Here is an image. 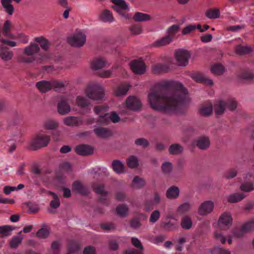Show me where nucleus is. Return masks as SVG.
<instances>
[{
	"mask_svg": "<svg viewBox=\"0 0 254 254\" xmlns=\"http://www.w3.org/2000/svg\"><path fill=\"white\" fill-rule=\"evenodd\" d=\"M14 228L10 225H3L0 226V234L5 236H9Z\"/></svg>",
	"mask_w": 254,
	"mask_h": 254,
	"instance_id": "54",
	"label": "nucleus"
},
{
	"mask_svg": "<svg viewBox=\"0 0 254 254\" xmlns=\"http://www.w3.org/2000/svg\"><path fill=\"white\" fill-rule=\"evenodd\" d=\"M128 87L126 85H121L118 87L115 91L116 96H122L125 95L128 91Z\"/></svg>",
	"mask_w": 254,
	"mask_h": 254,
	"instance_id": "47",
	"label": "nucleus"
},
{
	"mask_svg": "<svg viewBox=\"0 0 254 254\" xmlns=\"http://www.w3.org/2000/svg\"><path fill=\"white\" fill-rule=\"evenodd\" d=\"M106 62L101 59H97L93 60L91 63V68L94 70H97L103 68L106 65Z\"/></svg>",
	"mask_w": 254,
	"mask_h": 254,
	"instance_id": "34",
	"label": "nucleus"
},
{
	"mask_svg": "<svg viewBox=\"0 0 254 254\" xmlns=\"http://www.w3.org/2000/svg\"><path fill=\"white\" fill-rule=\"evenodd\" d=\"M114 171L118 174H122L125 172V166L119 160H115L112 164Z\"/></svg>",
	"mask_w": 254,
	"mask_h": 254,
	"instance_id": "31",
	"label": "nucleus"
},
{
	"mask_svg": "<svg viewBox=\"0 0 254 254\" xmlns=\"http://www.w3.org/2000/svg\"><path fill=\"white\" fill-rule=\"evenodd\" d=\"M80 248L76 243H72L68 246V253L67 254H79Z\"/></svg>",
	"mask_w": 254,
	"mask_h": 254,
	"instance_id": "50",
	"label": "nucleus"
},
{
	"mask_svg": "<svg viewBox=\"0 0 254 254\" xmlns=\"http://www.w3.org/2000/svg\"><path fill=\"white\" fill-rule=\"evenodd\" d=\"M126 106L127 109L134 112L140 111L142 106L140 100L133 96H130L127 98Z\"/></svg>",
	"mask_w": 254,
	"mask_h": 254,
	"instance_id": "6",
	"label": "nucleus"
},
{
	"mask_svg": "<svg viewBox=\"0 0 254 254\" xmlns=\"http://www.w3.org/2000/svg\"><path fill=\"white\" fill-rule=\"evenodd\" d=\"M94 190L95 192L104 196H106L108 194L107 192L104 189V186L101 185L95 184L93 186Z\"/></svg>",
	"mask_w": 254,
	"mask_h": 254,
	"instance_id": "55",
	"label": "nucleus"
},
{
	"mask_svg": "<svg viewBox=\"0 0 254 254\" xmlns=\"http://www.w3.org/2000/svg\"><path fill=\"white\" fill-rule=\"evenodd\" d=\"M184 150L183 147L178 143L172 144L169 148V152L171 154L178 155L181 154Z\"/></svg>",
	"mask_w": 254,
	"mask_h": 254,
	"instance_id": "37",
	"label": "nucleus"
},
{
	"mask_svg": "<svg viewBox=\"0 0 254 254\" xmlns=\"http://www.w3.org/2000/svg\"><path fill=\"white\" fill-rule=\"evenodd\" d=\"M36 86L40 92L43 93L52 89L51 81L46 80H42L38 82L36 84Z\"/></svg>",
	"mask_w": 254,
	"mask_h": 254,
	"instance_id": "23",
	"label": "nucleus"
},
{
	"mask_svg": "<svg viewBox=\"0 0 254 254\" xmlns=\"http://www.w3.org/2000/svg\"><path fill=\"white\" fill-rule=\"evenodd\" d=\"M245 196L242 193H235L228 197V201L230 203H235L240 201L245 198Z\"/></svg>",
	"mask_w": 254,
	"mask_h": 254,
	"instance_id": "42",
	"label": "nucleus"
},
{
	"mask_svg": "<svg viewBox=\"0 0 254 254\" xmlns=\"http://www.w3.org/2000/svg\"><path fill=\"white\" fill-rule=\"evenodd\" d=\"M70 110L71 107L67 99H62L57 104V111L60 115H66L70 112Z\"/></svg>",
	"mask_w": 254,
	"mask_h": 254,
	"instance_id": "14",
	"label": "nucleus"
},
{
	"mask_svg": "<svg viewBox=\"0 0 254 254\" xmlns=\"http://www.w3.org/2000/svg\"><path fill=\"white\" fill-rule=\"evenodd\" d=\"M175 57L178 65L186 66L188 64L189 60L191 57V54L186 50L179 49L175 51Z\"/></svg>",
	"mask_w": 254,
	"mask_h": 254,
	"instance_id": "4",
	"label": "nucleus"
},
{
	"mask_svg": "<svg viewBox=\"0 0 254 254\" xmlns=\"http://www.w3.org/2000/svg\"><path fill=\"white\" fill-rule=\"evenodd\" d=\"M58 126V123L53 120L45 122L43 125L44 128L48 130L56 129Z\"/></svg>",
	"mask_w": 254,
	"mask_h": 254,
	"instance_id": "46",
	"label": "nucleus"
},
{
	"mask_svg": "<svg viewBox=\"0 0 254 254\" xmlns=\"http://www.w3.org/2000/svg\"><path fill=\"white\" fill-rule=\"evenodd\" d=\"M211 72L215 75H221L225 71V67L221 64L217 63L213 65L211 68Z\"/></svg>",
	"mask_w": 254,
	"mask_h": 254,
	"instance_id": "30",
	"label": "nucleus"
},
{
	"mask_svg": "<svg viewBox=\"0 0 254 254\" xmlns=\"http://www.w3.org/2000/svg\"><path fill=\"white\" fill-rule=\"evenodd\" d=\"M94 111L100 118V120L98 121L99 122H103V119H104V117L106 118L107 115H109L108 113H105V108L102 106H97L95 107Z\"/></svg>",
	"mask_w": 254,
	"mask_h": 254,
	"instance_id": "38",
	"label": "nucleus"
},
{
	"mask_svg": "<svg viewBox=\"0 0 254 254\" xmlns=\"http://www.w3.org/2000/svg\"><path fill=\"white\" fill-rule=\"evenodd\" d=\"M68 43L72 47H80L86 42V36L81 32L77 33L72 37L68 38Z\"/></svg>",
	"mask_w": 254,
	"mask_h": 254,
	"instance_id": "8",
	"label": "nucleus"
},
{
	"mask_svg": "<svg viewBox=\"0 0 254 254\" xmlns=\"http://www.w3.org/2000/svg\"><path fill=\"white\" fill-rule=\"evenodd\" d=\"M213 106L210 103H206L202 105L199 110V114L204 117H208L212 114Z\"/></svg>",
	"mask_w": 254,
	"mask_h": 254,
	"instance_id": "21",
	"label": "nucleus"
},
{
	"mask_svg": "<svg viewBox=\"0 0 254 254\" xmlns=\"http://www.w3.org/2000/svg\"><path fill=\"white\" fill-rule=\"evenodd\" d=\"M49 234L48 230L46 228H41L37 233V236L40 239L47 238Z\"/></svg>",
	"mask_w": 254,
	"mask_h": 254,
	"instance_id": "62",
	"label": "nucleus"
},
{
	"mask_svg": "<svg viewBox=\"0 0 254 254\" xmlns=\"http://www.w3.org/2000/svg\"><path fill=\"white\" fill-rule=\"evenodd\" d=\"M50 141V136L38 133L36 134L31 139L30 149L36 150L48 145Z\"/></svg>",
	"mask_w": 254,
	"mask_h": 254,
	"instance_id": "3",
	"label": "nucleus"
},
{
	"mask_svg": "<svg viewBox=\"0 0 254 254\" xmlns=\"http://www.w3.org/2000/svg\"><path fill=\"white\" fill-rule=\"evenodd\" d=\"M192 208V204L188 202L180 204L176 210L178 214L182 215L190 212Z\"/></svg>",
	"mask_w": 254,
	"mask_h": 254,
	"instance_id": "25",
	"label": "nucleus"
},
{
	"mask_svg": "<svg viewBox=\"0 0 254 254\" xmlns=\"http://www.w3.org/2000/svg\"><path fill=\"white\" fill-rule=\"evenodd\" d=\"M254 230V219L243 225L241 227L234 232V235L239 238L245 234Z\"/></svg>",
	"mask_w": 254,
	"mask_h": 254,
	"instance_id": "11",
	"label": "nucleus"
},
{
	"mask_svg": "<svg viewBox=\"0 0 254 254\" xmlns=\"http://www.w3.org/2000/svg\"><path fill=\"white\" fill-rule=\"evenodd\" d=\"M252 52V49L250 47L247 46L238 45L235 48V52L237 54L243 56L249 54Z\"/></svg>",
	"mask_w": 254,
	"mask_h": 254,
	"instance_id": "32",
	"label": "nucleus"
},
{
	"mask_svg": "<svg viewBox=\"0 0 254 254\" xmlns=\"http://www.w3.org/2000/svg\"><path fill=\"white\" fill-rule=\"evenodd\" d=\"M13 56V52L9 51V49L7 47H6V48H3L1 52L0 53V57L4 61L10 60Z\"/></svg>",
	"mask_w": 254,
	"mask_h": 254,
	"instance_id": "39",
	"label": "nucleus"
},
{
	"mask_svg": "<svg viewBox=\"0 0 254 254\" xmlns=\"http://www.w3.org/2000/svg\"><path fill=\"white\" fill-rule=\"evenodd\" d=\"M170 70V66L167 64H159L152 66V72L155 74H160L168 72Z\"/></svg>",
	"mask_w": 254,
	"mask_h": 254,
	"instance_id": "18",
	"label": "nucleus"
},
{
	"mask_svg": "<svg viewBox=\"0 0 254 254\" xmlns=\"http://www.w3.org/2000/svg\"><path fill=\"white\" fill-rule=\"evenodd\" d=\"M104 89L98 85L95 86L87 92V96L93 100L101 101L104 98Z\"/></svg>",
	"mask_w": 254,
	"mask_h": 254,
	"instance_id": "7",
	"label": "nucleus"
},
{
	"mask_svg": "<svg viewBox=\"0 0 254 254\" xmlns=\"http://www.w3.org/2000/svg\"><path fill=\"white\" fill-rule=\"evenodd\" d=\"M131 243L135 247L138 249V250L128 251L125 254H142L143 246L140 240L137 238L132 237L131 238Z\"/></svg>",
	"mask_w": 254,
	"mask_h": 254,
	"instance_id": "20",
	"label": "nucleus"
},
{
	"mask_svg": "<svg viewBox=\"0 0 254 254\" xmlns=\"http://www.w3.org/2000/svg\"><path fill=\"white\" fill-rule=\"evenodd\" d=\"M180 189L178 187L173 186L170 187L166 191V196L170 199H175L180 194Z\"/></svg>",
	"mask_w": 254,
	"mask_h": 254,
	"instance_id": "22",
	"label": "nucleus"
},
{
	"mask_svg": "<svg viewBox=\"0 0 254 254\" xmlns=\"http://www.w3.org/2000/svg\"><path fill=\"white\" fill-rule=\"evenodd\" d=\"M128 208L127 205H120L116 208L117 214L121 217H125L127 215Z\"/></svg>",
	"mask_w": 254,
	"mask_h": 254,
	"instance_id": "45",
	"label": "nucleus"
},
{
	"mask_svg": "<svg viewBox=\"0 0 254 254\" xmlns=\"http://www.w3.org/2000/svg\"><path fill=\"white\" fill-rule=\"evenodd\" d=\"M195 144L201 150H205L210 146V140L207 136H201L195 140Z\"/></svg>",
	"mask_w": 254,
	"mask_h": 254,
	"instance_id": "16",
	"label": "nucleus"
},
{
	"mask_svg": "<svg viewBox=\"0 0 254 254\" xmlns=\"http://www.w3.org/2000/svg\"><path fill=\"white\" fill-rule=\"evenodd\" d=\"M240 79H254V73L249 70H245L238 75Z\"/></svg>",
	"mask_w": 254,
	"mask_h": 254,
	"instance_id": "58",
	"label": "nucleus"
},
{
	"mask_svg": "<svg viewBox=\"0 0 254 254\" xmlns=\"http://www.w3.org/2000/svg\"><path fill=\"white\" fill-rule=\"evenodd\" d=\"M173 39V37L171 35H167L157 41L154 43V46L156 47H161L169 44Z\"/></svg>",
	"mask_w": 254,
	"mask_h": 254,
	"instance_id": "36",
	"label": "nucleus"
},
{
	"mask_svg": "<svg viewBox=\"0 0 254 254\" xmlns=\"http://www.w3.org/2000/svg\"><path fill=\"white\" fill-rule=\"evenodd\" d=\"M160 217V212L158 210L153 211L150 216V222L153 224L155 223Z\"/></svg>",
	"mask_w": 254,
	"mask_h": 254,
	"instance_id": "61",
	"label": "nucleus"
},
{
	"mask_svg": "<svg viewBox=\"0 0 254 254\" xmlns=\"http://www.w3.org/2000/svg\"><path fill=\"white\" fill-rule=\"evenodd\" d=\"M74 150L77 154L83 156H87L93 153L94 148L88 144H81L76 145Z\"/></svg>",
	"mask_w": 254,
	"mask_h": 254,
	"instance_id": "12",
	"label": "nucleus"
},
{
	"mask_svg": "<svg viewBox=\"0 0 254 254\" xmlns=\"http://www.w3.org/2000/svg\"><path fill=\"white\" fill-rule=\"evenodd\" d=\"M76 103L78 106L81 107H86L90 104V102L88 99L81 96H78L77 97Z\"/></svg>",
	"mask_w": 254,
	"mask_h": 254,
	"instance_id": "59",
	"label": "nucleus"
},
{
	"mask_svg": "<svg viewBox=\"0 0 254 254\" xmlns=\"http://www.w3.org/2000/svg\"><path fill=\"white\" fill-rule=\"evenodd\" d=\"M161 202V196L158 193L154 194L153 198L151 201H146L145 203V209L148 211L152 209L154 206L158 205Z\"/></svg>",
	"mask_w": 254,
	"mask_h": 254,
	"instance_id": "19",
	"label": "nucleus"
},
{
	"mask_svg": "<svg viewBox=\"0 0 254 254\" xmlns=\"http://www.w3.org/2000/svg\"><path fill=\"white\" fill-rule=\"evenodd\" d=\"M64 123L69 127H78L82 125L83 122L78 118L73 116H69L65 118L63 120Z\"/></svg>",
	"mask_w": 254,
	"mask_h": 254,
	"instance_id": "17",
	"label": "nucleus"
},
{
	"mask_svg": "<svg viewBox=\"0 0 254 254\" xmlns=\"http://www.w3.org/2000/svg\"><path fill=\"white\" fill-rule=\"evenodd\" d=\"M93 131L96 135L100 138H107L113 135L112 131L108 128L100 127L94 128Z\"/></svg>",
	"mask_w": 254,
	"mask_h": 254,
	"instance_id": "15",
	"label": "nucleus"
},
{
	"mask_svg": "<svg viewBox=\"0 0 254 254\" xmlns=\"http://www.w3.org/2000/svg\"><path fill=\"white\" fill-rule=\"evenodd\" d=\"M129 30L131 32V34L133 35H139L142 32L141 26L138 24L132 25L129 27Z\"/></svg>",
	"mask_w": 254,
	"mask_h": 254,
	"instance_id": "53",
	"label": "nucleus"
},
{
	"mask_svg": "<svg viewBox=\"0 0 254 254\" xmlns=\"http://www.w3.org/2000/svg\"><path fill=\"white\" fill-rule=\"evenodd\" d=\"M205 15L210 19L218 18L220 16V11L217 8L210 9L206 11Z\"/></svg>",
	"mask_w": 254,
	"mask_h": 254,
	"instance_id": "44",
	"label": "nucleus"
},
{
	"mask_svg": "<svg viewBox=\"0 0 254 254\" xmlns=\"http://www.w3.org/2000/svg\"><path fill=\"white\" fill-rule=\"evenodd\" d=\"M49 193L52 195L54 197V199L51 201L50 203L51 206L54 208H58L60 204V201L59 197L57 195L53 192L50 191Z\"/></svg>",
	"mask_w": 254,
	"mask_h": 254,
	"instance_id": "60",
	"label": "nucleus"
},
{
	"mask_svg": "<svg viewBox=\"0 0 254 254\" xmlns=\"http://www.w3.org/2000/svg\"><path fill=\"white\" fill-rule=\"evenodd\" d=\"M162 169L165 174H169L172 170V164L169 162L164 163L162 166Z\"/></svg>",
	"mask_w": 254,
	"mask_h": 254,
	"instance_id": "64",
	"label": "nucleus"
},
{
	"mask_svg": "<svg viewBox=\"0 0 254 254\" xmlns=\"http://www.w3.org/2000/svg\"><path fill=\"white\" fill-rule=\"evenodd\" d=\"M22 231L19 232V236L17 237H13L10 242V245L11 248H15L19 244L21 243V242L23 239V237L21 235Z\"/></svg>",
	"mask_w": 254,
	"mask_h": 254,
	"instance_id": "48",
	"label": "nucleus"
},
{
	"mask_svg": "<svg viewBox=\"0 0 254 254\" xmlns=\"http://www.w3.org/2000/svg\"><path fill=\"white\" fill-rule=\"evenodd\" d=\"M188 92L181 83L170 81L164 83L163 88L148 95L152 108L166 113H185L189 102Z\"/></svg>",
	"mask_w": 254,
	"mask_h": 254,
	"instance_id": "1",
	"label": "nucleus"
},
{
	"mask_svg": "<svg viewBox=\"0 0 254 254\" xmlns=\"http://www.w3.org/2000/svg\"><path fill=\"white\" fill-rule=\"evenodd\" d=\"M51 82L52 89H53L56 91L61 88H64L65 86V83H66L65 81L57 80H52Z\"/></svg>",
	"mask_w": 254,
	"mask_h": 254,
	"instance_id": "51",
	"label": "nucleus"
},
{
	"mask_svg": "<svg viewBox=\"0 0 254 254\" xmlns=\"http://www.w3.org/2000/svg\"><path fill=\"white\" fill-rule=\"evenodd\" d=\"M193 78L196 82L203 83L210 86L213 85V82L212 79L207 78L202 74H196L193 75Z\"/></svg>",
	"mask_w": 254,
	"mask_h": 254,
	"instance_id": "28",
	"label": "nucleus"
},
{
	"mask_svg": "<svg viewBox=\"0 0 254 254\" xmlns=\"http://www.w3.org/2000/svg\"><path fill=\"white\" fill-rule=\"evenodd\" d=\"M134 143L137 146H140L143 148H146L149 146L150 143L147 139L144 138H139L135 140Z\"/></svg>",
	"mask_w": 254,
	"mask_h": 254,
	"instance_id": "57",
	"label": "nucleus"
},
{
	"mask_svg": "<svg viewBox=\"0 0 254 254\" xmlns=\"http://www.w3.org/2000/svg\"><path fill=\"white\" fill-rule=\"evenodd\" d=\"M240 189L242 190L249 192L254 190V183L245 182L241 185Z\"/></svg>",
	"mask_w": 254,
	"mask_h": 254,
	"instance_id": "56",
	"label": "nucleus"
},
{
	"mask_svg": "<svg viewBox=\"0 0 254 254\" xmlns=\"http://www.w3.org/2000/svg\"><path fill=\"white\" fill-rule=\"evenodd\" d=\"M135 22L147 21L151 20V17L148 14L136 12L132 17Z\"/></svg>",
	"mask_w": 254,
	"mask_h": 254,
	"instance_id": "26",
	"label": "nucleus"
},
{
	"mask_svg": "<svg viewBox=\"0 0 254 254\" xmlns=\"http://www.w3.org/2000/svg\"><path fill=\"white\" fill-rule=\"evenodd\" d=\"M62 245L60 242L56 241L52 243L48 254H60Z\"/></svg>",
	"mask_w": 254,
	"mask_h": 254,
	"instance_id": "40",
	"label": "nucleus"
},
{
	"mask_svg": "<svg viewBox=\"0 0 254 254\" xmlns=\"http://www.w3.org/2000/svg\"><path fill=\"white\" fill-rule=\"evenodd\" d=\"M100 20L105 22H113L114 20L112 12L108 9L104 10L99 16Z\"/></svg>",
	"mask_w": 254,
	"mask_h": 254,
	"instance_id": "27",
	"label": "nucleus"
},
{
	"mask_svg": "<svg viewBox=\"0 0 254 254\" xmlns=\"http://www.w3.org/2000/svg\"><path fill=\"white\" fill-rule=\"evenodd\" d=\"M11 29V22L9 20H6L4 22L1 29V32L3 36L8 37L11 39H15V36L10 32Z\"/></svg>",
	"mask_w": 254,
	"mask_h": 254,
	"instance_id": "24",
	"label": "nucleus"
},
{
	"mask_svg": "<svg viewBox=\"0 0 254 254\" xmlns=\"http://www.w3.org/2000/svg\"><path fill=\"white\" fill-rule=\"evenodd\" d=\"M225 107L230 111H234L237 107V102L234 99H229L224 101Z\"/></svg>",
	"mask_w": 254,
	"mask_h": 254,
	"instance_id": "52",
	"label": "nucleus"
},
{
	"mask_svg": "<svg viewBox=\"0 0 254 254\" xmlns=\"http://www.w3.org/2000/svg\"><path fill=\"white\" fill-rule=\"evenodd\" d=\"M181 225L184 229H190L192 226V221L191 218L187 215L183 217L181 221Z\"/></svg>",
	"mask_w": 254,
	"mask_h": 254,
	"instance_id": "35",
	"label": "nucleus"
},
{
	"mask_svg": "<svg viewBox=\"0 0 254 254\" xmlns=\"http://www.w3.org/2000/svg\"><path fill=\"white\" fill-rule=\"evenodd\" d=\"M213 108L215 113L217 116L222 115L225 110L224 101L223 100L219 101L217 103L214 105Z\"/></svg>",
	"mask_w": 254,
	"mask_h": 254,
	"instance_id": "33",
	"label": "nucleus"
},
{
	"mask_svg": "<svg viewBox=\"0 0 254 254\" xmlns=\"http://www.w3.org/2000/svg\"><path fill=\"white\" fill-rule=\"evenodd\" d=\"M132 71L135 74H143L146 70V65L142 60H134L129 64Z\"/></svg>",
	"mask_w": 254,
	"mask_h": 254,
	"instance_id": "9",
	"label": "nucleus"
},
{
	"mask_svg": "<svg viewBox=\"0 0 254 254\" xmlns=\"http://www.w3.org/2000/svg\"><path fill=\"white\" fill-rule=\"evenodd\" d=\"M40 48L37 44L31 43L29 46L25 48L23 54L17 57V61L21 63H31L35 61L33 56L38 53Z\"/></svg>",
	"mask_w": 254,
	"mask_h": 254,
	"instance_id": "2",
	"label": "nucleus"
},
{
	"mask_svg": "<svg viewBox=\"0 0 254 254\" xmlns=\"http://www.w3.org/2000/svg\"><path fill=\"white\" fill-rule=\"evenodd\" d=\"M73 191L76 193L82 194H86L88 192L87 189L80 183L75 181L73 184Z\"/></svg>",
	"mask_w": 254,
	"mask_h": 254,
	"instance_id": "29",
	"label": "nucleus"
},
{
	"mask_svg": "<svg viewBox=\"0 0 254 254\" xmlns=\"http://www.w3.org/2000/svg\"><path fill=\"white\" fill-rule=\"evenodd\" d=\"M214 208V202L211 200H207L202 202L198 209V213L202 216L207 215L211 213Z\"/></svg>",
	"mask_w": 254,
	"mask_h": 254,
	"instance_id": "13",
	"label": "nucleus"
},
{
	"mask_svg": "<svg viewBox=\"0 0 254 254\" xmlns=\"http://www.w3.org/2000/svg\"><path fill=\"white\" fill-rule=\"evenodd\" d=\"M145 185V181L143 178L135 176L132 181V186L134 188L140 189Z\"/></svg>",
	"mask_w": 254,
	"mask_h": 254,
	"instance_id": "49",
	"label": "nucleus"
},
{
	"mask_svg": "<svg viewBox=\"0 0 254 254\" xmlns=\"http://www.w3.org/2000/svg\"><path fill=\"white\" fill-rule=\"evenodd\" d=\"M35 41L40 44V47L45 51H47L49 48L50 43L47 39L43 37H36Z\"/></svg>",
	"mask_w": 254,
	"mask_h": 254,
	"instance_id": "43",
	"label": "nucleus"
},
{
	"mask_svg": "<svg viewBox=\"0 0 254 254\" xmlns=\"http://www.w3.org/2000/svg\"><path fill=\"white\" fill-rule=\"evenodd\" d=\"M180 29V27L179 25H173L168 28L167 32L169 34L168 35H171L173 37L174 35Z\"/></svg>",
	"mask_w": 254,
	"mask_h": 254,
	"instance_id": "63",
	"label": "nucleus"
},
{
	"mask_svg": "<svg viewBox=\"0 0 254 254\" xmlns=\"http://www.w3.org/2000/svg\"><path fill=\"white\" fill-rule=\"evenodd\" d=\"M232 220L231 214L229 212H224L219 217L218 221V226L221 230H227L230 228Z\"/></svg>",
	"mask_w": 254,
	"mask_h": 254,
	"instance_id": "5",
	"label": "nucleus"
},
{
	"mask_svg": "<svg viewBox=\"0 0 254 254\" xmlns=\"http://www.w3.org/2000/svg\"><path fill=\"white\" fill-rule=\"evenodd\" d=\"M111 1L115 4L112 7L115 11L126 18H129V16L127 13L123 12L122 11L123 10L128 9V6L125 0H111Z\"/></svg>",
	"mask_w": 254,
	"mask_h": 254,
	"instance_id": "10",
	"label": "nucleus"
},
{
	"mask_svg": "<svg viewBox=\"0 0 254 254\" xmlns=\"http://www.w3.org/2000/svg\"><path fill=\"white\" fill-rule=\"evenodd\" d=\"M2 6L5 11L10 15H12L14 11V7L11 4L10 0H1Z\"/></svg>",
	"mask_w": 254,
	"mask_h": 254,
	"instance_id": "41",
	"label": "nucleus"
}]
</instances>
